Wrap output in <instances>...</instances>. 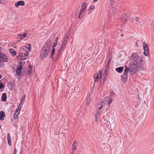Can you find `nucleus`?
<instances>
[{
    "mask_svg": "<svg viewBox=\"0 0 154 154\" xmlns=\"http://www.w3.org/2000/svg\"><path fill=\"white\" fill-rule=\"evenodd\" d=\"M142 57L140 53H134L131 55L129 66L131 74L136 72L140 69L142 65Z\"/></svg>",
    "mask_w": 154,
    "mask_h": 154,
    "instance_id": "obj_1",
    "label": "nucleus"
},
{
    "mask_svg": "<svg viewBox=\"0 0 154 154\" xmlns=\"http://www.w3.org/2000/svg\"><path fill=\"white\" fill-rule=\"evenodd\" d=\"M52 44V41L50 40H48L45 42L44 46L41 50L40 55V58L41 60H43L45 57H47L50 51Z\"/></svg>",
    "mask_w": 154,
    "mask_h": 154,
    "instance_id": "obj_2",
    "label": "nucleus"
},
{
    "mask_svg": "<svg viewBox=\"0 0 154 154\" xmlns=\"http://www.w3.org/2000/svg\"><path fill=\"white\" fill-rule=\"evenodd\" d=\"M69 37V35H66V37H64L63 39L62 43L61 45L60 49L58 50L57 55L56 56V60L58 58L59 55H60L62 51L63 48L66 44L67 41Z\"/></svg>",
    "mask_w": 154,
    "mask_h": 154,
    "instance_id": "obj_3",
    "label": "nucleus"
},
{
    "mask_svg": "<svg viewBox=\"0 0 154 154\" xmlns=\"http://www.w3.org/2000/svg\"><path fill=\"white\" fill-rule=\"evenodd\" d=\"M125 69L124 70V73L122 76V79H124L125 81V80L127 79V75L128 74V72H129V74L131 75H132L134 74L136 72L131 74L130 72V67L129 68H128L127 66H125Z\"/></svg>",
    "mask_w": 154,
    "mask_h": 154,
    "instance_id": "obj_4",
    "label": "nucleus"
},
{
    "mask_svg": "<svg viewBox=\"0 0 154 154\" xmlns=\"http://www.w3.org/2000/svg\"><path fill=\"white\" fill-rule=\"evenodd\" d=\"M129 14L128 12H126L122 14L121 17V19L122 22L124 23H126L127 19L129 16Z\"/></svg>",
    "mask_w": 154,
    "mask_h": 154,
    "instance_id": "obj_5",
    "label": "nucleus"
},
{
    "mask_svg": "<svg viewBox=\"0 0 154 154\" xmlns=\"http://www.w3.org/2000/svg\"><path fill=\"white\" fill-rule=\"evenodd\" d=\"M29 54L28 52L21 53H20L18 55L16 56L17 59L19 60H25L26 58V57Z\"/></svg>",
    "mask_w": 154,
    "mask_h": 154,
    "instance_id": "obj_6",
    "label": "nucleus"
},
{
    "mask_svg": "<svg viewBox=\"0 0 154 154\" xmlns=\"http://www.w3.org/2000/svg\"><path fill=\"white\" fill-rule=\"evenodd\" d=\"M143 46L144 49V54L146 56H148L149 54L148 46L147 44L145 43H143Z\"/></svg>",
    "mask_w": 154,
    "mask_h": 154,
    "instance_id": "obj_7",
    "label": "nucleus"
},
{
    "mask_svg": "<svg viewBox=\"0 0 154 154\" xmlns=\"http://www.w3.org/2000/svg\"><path fill=\"white\" fill-rule=\"evenodd\" d=\"M102 73L101 71H98L97 74L94 75L95 82H97L101 79Z\"/></svg>",
    "mask_w": 154,
    "mask_h": 154,
    "instance_id": "obj_8",
    "label": "nucleus"
},
{
    "mask_svg": "<svg viewBox=\"0 0 154 154\" xmlns=\"http://www.w3.org/2000/svg\"><path fill=\"white\" fill-rule=\"evenodd\" d=\"M8 60V57L2 53L0 52V60L7 62Z\"/></svg>",
    "mask_w": 154,
    "mask_h": 154,
    "instance_id": "obj_9",
    "label": "nucleus"
},
{
    "mask_svg": "<svg viewBox=\"0 0 154 154\" xmlns=\"http://www.w3.org/2000/svg\"><path fill=\"white\" fill-rule=\"evenodd\" d=\"M29 47H28L26 46H23L21 47L20 48V52H22L23 51H25L26 52H28L30 50L31 48L30 47V44H29Z\"/></svg>",
    "mask_w": 154,
    "mask_h": 154,
    "instance_id": "obj_10",
    "label": "nucleus"
},
{
    "mask_svg": "<svg viewBox=\"0 0 154 154\" xmlns=\"http://www.w3.org/2000/svg\"><path fill=\"white\" fill-rule=\"evenodd\" d=\"M22 66H17V67L16 72V74L18 75H20L21 73Z\"/></svg>",
    "mask_w": 154,
    "mask_h": 154,
    "instance_id": "obj_11",
    "label": "nucleus"
},
{
    "mask_svg": "<svg viewBox=\"0 0 154 154\" xmlns=\"http://www.w3.org/2000/svg\"><path fill=\"white\" fill-rule=\"evenodd\" d=\"M111 6L116 5L118 2V0H109Z\"/></svg>",
    "mask_w": 154,
    "mask_h": 154,
    "instance_id": "obj_12",
    "label": "nucleus"
},
{
    "mask_svg": "<svg viewBox=\"0 0 154 154\" xmlns=\"http://www.w3.org/2000/svg\"><path fill=\"white\" fill-rule=\"evenodd\" d=\"M111 6L109 9L110 12L114 13L116 11V5H114L113 7H112L113 6Z\"/></svg>",
    "mask_w": 154,
    "mask_h": 154,
    "instance_id": "obj_13",
    "label": "nucleus"
},
{
    "mask_svg": "<svg viewBox=\"0 0 154 154\" xmlns=\"http://www.w3.org/2000/svg\"><path fill=\"white\" fill-rule=\"evenodd\" d=\"M5 116V115L4 112L3 111L0 112V120L3 121L4 120V117Z\"/></svg>",
    "mask_w": 154,
    "mask_h": 154,
    "instance_id": "obj_14",
    "label": "nucleus"
},
{
    "mask_svg": "<svg viewBox=\"0 0 154 154\" xmlns=\"http://www.w3.org/2000/svg\"><path fill=\"white\" fill-rule=\"evenodd\" d=\"M87 9V5L86 3L84 2L82 3V6H81V10L85 11Z\"/></svg>",
    "mask_w": 154,
    "mask_h": 154,
    "instance_id": "obj_15",
    "label": "nucleus"
},
{
    "mask_svg": "<svg viewBox=\"0 0 154 154\" xmlns=\"http://www.w3.org/2000/svg\"><path fill=\"white\" fill-rule=\"evenodd\" d=\"M85 11L80 10L79 14V18L81 19L83 16Z\"/></svg>",
    "mask_w": 154,
    "mask_h": 154,
    "instance_id": "obj_16",
    "label": "nucleus"
},
{
    "mask_svg": "<svg viewBox=\"0 0 154 154\" xmlns=\"http://www.w3.org/2000/svg\"><path fill=\"white\" fill-rule=\"evenodd\" d=\"M7 94L6 93H4L2 96V100L3 101H5L7 99Z\"/></svg>",
    "mask_w": 154,
    "mask_h": 154,
    "instance_id": "obj_17",
    "label": "nucleus"
},
{
    "mask_svg": "<svg viewBox=\"0 0 154 154\" xmlns=\"http://www.w3.org/2000/svg\"><path fill=\"white\" fill-rule=\"evenodd\" d=\"M123 67H120L116 69V70L119 73H121L123 70Z\"/></svg>",
    "mask_w": 154,
    "mask_h": 154,
    "instance_id": "obj_18",
    "label": "nucleus"
},
{
    "mask_svg": "<svg viewBox=\"0 0 154 154\" xmlns=\"http://www.w3.org/2000/svg\"><path fill=\"white\" fill-rule=\"evenodd\" d=\"M7 139L8 141V143L9 145H11V138L9 134H7Z\"/></svg>",
    "mask_w": 154,
    "mask_h": 154,
    "instance_id": "obj_19",
    "label": "nucleus"
},
{
    "mask_svg": "<svg viewBox=\"0 0 154 154\" xmlns=\"http://www.w3.org/2000/svg\"><path fill=\"white\" fill-rule=\"evenodd\" d=\"M110 64V63H107L106 65L105 68V72H106V73L108 72V69H109V68Z\"/></svg>",
    "mask_w": 154,
    "mask_h": 154,
    "instance_id": "obj_20",
    "label": "nucleus"
},
{
    "mask_svg": "<svg viewBox=\"0 0 154 154\" xmlns=\"http://www.w3.org/2000/svg\"><path fill=\"white\" fill-rule=\"evenodd\" d=\"M11 54L13 56H15L16 55V52L13 49L10 50Z\"/></svg>",
    "mask_w": 154,
    "mask_h": 154,
    "instance_id": "obj_21",
    "label": "nucleus"
},
{
    "mask_svg": "<svg viewBox=\"0 0 154 154\" xmlns=\"http://www.w3.org/2000/svg\"><path fill=\"white\" fill-rule=\"evenodd\" d=\"M100 112L99 111H97V112L96 113V114H95V117L96 118V122L97 121V119L99 117V115L100 114Z\"/></svg>",
    "mask_w": 154,
    "mask_h": 154,
    "instance_id": "obj_22",
    "label": "nucleus"
},
{
    "mask_svg": "<svg viewBox=\"0 0 154 154\" xmlns=\"http://www.w3.org/2000/svg\"><path fill=\"white\" fill-rule=\"evenodd\" d=\"M55 51V49L54 48H52V51L51 52V55L50 57V58H51L54 55V53Z\"/></svg>",
    "mask_w": 154,
    "mask_h": 154,
    "instance_id": "obj_23",
    "label": "nucleus"
},
{
    "mask_svg": "<svg viewBox=\"0 0 154 154\" xmlns=\"http://www.w3.org/2000/svg\"><path fill=\"white\" fill-rule=\"evenodd\" d=\"M108 100V98L107 97H106L102 100L101 103L102 104H105L107 102Z\"/></svg>",
    "mask_w": 154,
    "mask_h": 154,
    "instance_id": "obj_24",
    "label": "nucleus"
},
{
    "mask_svg": "<svg viewBox=\"0 0 154 154\" xmlns=\"http://www.w3.org/2000/svg\"><path fill=\"white\" fill-rule=\"evenodd\" d=\"M18 3L19 5L24 6L25 4L24 2L23 1H19L18 2Z\"/></svg>",
    "mask_w": 154,
    "mask_h": 154,
    "instance_id": "obj_25",
    "label": "nucleus"
},
{
    "mask_svg": "<svg viewBox=\"0 0 154 154\" xmlns=\"http://www.w3.org/2000/svg\"><path fill=\"white\" fill-rule=\"evenodd\" d=\"M91 98L90 97H88L87 101L86 103V105H88L89 104L90 102V100H91Z\"/></svg>",
    "mask_w": 154,
    "mask_h": 154,
    "instance_id": "obj_26",
    "label": "nucleus"
},
{
    "mask_svg": "<svg viewBox=\"0 0 154 154\" xmlns=\"http://www.w3.org/2000/svg\"><path fill=\"white\" fill-rule=\"evenodd\" d=\"M3 61L0 60V67H3L4 65V62Z\"/></svg>",
    "mask_w": 154,
    "mask_h": 154,
    "instance_id": "obj_27",
    "label": "nucleus"
},
{
    "mask_svg": "<svg viewBox=\"0 0 154 154\" xmlns=\"http://www.w3.org/2000/svg\"><path fill=\"white\" fill-rule=\"evenodd\" d=\"M102 107L103 105L101 103H99L97 105V107L98 108L99 110H100L102 108Z\"/></svg>",
    "mask_w": 154,
    "mask_h": 154,
    "instance_id": "obj_28",
    "label": "nucleus"
},
{
    "mask_svg": "<svg viewBox=\"0 0 154 154\" xmlns=\"http://www.w3.org/2000/svg\"><path fill=\"white\" fill-rule=\"evenodd\" d=\"M111 60V57L110 56H108V59L107 60V63H110Z\"/></svg>",
    "mask_w": 154,
    "mask_h": 154,
    "instance_id": "obj_29",
    "label": "nucleus"
},
{
    "mask_svg": "<svg viewBox=\"0 0 154 154\" xmlns=\"http://www.w3.org/2000/svg\"><path fill=\"white\" fill-rule=\"evenodd\" d=\"M25 98L22 97L21 99V101H20V104H23L24 102V101L25 100Z\"/></svg>",
    "mask_w": 154,
    "mask_h": 154,
    "instance_id": "obj_30",
    "label": "nucleus"
},
{
    "mask_svg": "<svg viewBox=\"0 0 154 154\" xmlns=\"http://www.w3.org/2000/svg\"><path fill=\"white\" fill-rule=\"evenodd\" d=\"M18 37L20 38L21 40H22L23 39L24 37L23 36V35H18Z\"/></svg>",
    "mask_w": 154,
    "mask_h": 154,
    "instance_id": "obj_31",
    "label": "nucleus"
},
{
    "mask_svg": "<svg viewBox=\"0 0 154 154\" xmlns=\"http://www.w3.org/2000/svg\"><path fill=\"white\" fill-rule=\"evenodd\" d=\"M75 142H74L72 146V148L74 150L75 149H76V146L75 145Z\"/></svg>",
    "mask_w": 154,
    "mask_h": 154,
    "instance_id": "obj_32",
    "label": "nucleus"
},
{
    "mask_svg": "<svg viewBox=\"0 0 154 154\" xmlns=\"http://www.w3.org/2000/svg\"><path fill=\"white\" fill-rule=\"evenodd\" d=\"M57 42H55L53 45L52 48H54L56 46H57Z\"/></svg>",
    "mask_w": 154,
    "mask_h": 154,
    "instance_id": "obj_33",
    "label": "nucleus"
},
{
    "mask_svg": "<svg viewBox=\"0 0 154 154\" xmlns=\"http://www.w3.org/2000/svg\"><path fill=\"white\" fill-rule=\"evenodd\" d=\"M24 62H23V61H21L20 62V66H21L22 68V66L24 64Z\"/></svg>",
    "mask_w": 154,
    "mask_h": 154,
    "instance_id": "obj_34",
    "label": "nucleus"
},
{
    "mask_svg": "<svg viewBox=\"0 0 154 154\" xmlns=\"http://www.w3.org/2000/svg\"><path fill=\"white\" fill-rule=\"evenodd\" d=\"M3 87V84L2 83L0 82V89L2 88Z\"/></svg>",
    "mask_w": 154,
    "mask_h": 154,
    "instance_id": "obj_35",
    "label": "nucleus"
},
{
    "mask_svg": "<svg viewBox=\"0 0 154 154\" xmlns=\"http://www.w3.org/2000/svg\"><path fill=\"white\" fill-rule=\"evenodd\" d=\"M5 0H0V3L1 4H5Z\"/></svg>",
    "mask_w": 154,
    "mask_h": 154,
    "instance_id": "obj_36",
    "label": "nucleus"
},
{
    "mask_svg": "<svg viewBox=\"0 0 154 154\" xmlns=\"http://www.w3.org/2000/svg\"><path fill=\"white\" fill-rule=\"evenodd\" d=\"M135 20L137 22H139V20H140V18L137 17H135Z\"/></svg>",
    "mask_w": 154,
    "mask_h": 154,
    "instance_id": "obj_37",
    "label": "nucleus"
},
{
    "mask_svg": "<svg viewBox=\"0 0 154 154\" xmlns=\"http://www.w3.org/2000/svg\"><path fill=\"white\" fill-rule=\"evenodd\" d=\"M18 115L16 114H14V118L15 119H17L18 117Z\"/></svg>",
    "mask_w": 154,
    "mask_h": 154,
    "instance_id": "obj_38",
    "label": "nucleus"
},
{
    "mask_svg": "<svg viewBox=\"0 0 154 154\" xmlns=\"http://www.w3.org/2000/svg\"><path fill=\"white\" fill-rule=\"evenodd\" d=\"M106 79V78H105V77H104V78H103V80H101V84H103V83L104 82V81H105V79Z\"/></svg>",
    "mask_w": 154,
    "mask_h": 154,
    "instance_id": "obj_39",
    "label": "nucleus"
},
{
    "mask_svg": "<svg viewBox=\"0 0 154 154\" xmlns=\"http://www.w3.org/2000/svg\"><path fill=\"white\" fill-rule=\"evenodd\" d=\"M95 8V6L94 5H92L90 7V9L91 10H93Z\"/></svg>",
    "mask_w": 154,
    "mask_h": 154,
    "instance_id": "obj_40",
    "label": "nucleus"
},
{
    "mask_svg": "<svg viewBox=\"0 0 154 154\" xmlns=\"http://www.w3.org/2000/svg\"><path fill=\"white\" fill-rule=\"evenodd\" d=\"M70 31H67V33L66 34V35H70Z\"/></svg>",
    "mask_w": 154,
    "mask_h": 154,
    "instance_id": "obj_41",
    "label": "nucleus"
},
{
    "mask_svg": "<svg viewBox=\"0 0 154 154\" xmlns=\"http://www.w3.org/2000/svg\"><path fill=\"white\" fill-rule=\"evenodd\" d=\"M108 72L106 73V72L105 71V72L103 74V76H104V77H105V76H106L107 75V74Z\"/></svg>",
    "mask_w": 154,
    "mask_h": 154,
    "instance_id": "obj_42",
    "label": "nucleus"
},
{
    "mask_svg": "<svg viewBox=\"0 0 154 154\" xmlns=\"http://www.w3.org/2000/svg\"><path fill=\"white\" fill-rule=\"evenodd\" d=\"M19 5L18 3V2L15 3V7L17 8Z\"/></svg>",
    "mask_w": 154,
    "mask_h": 154,
    "instance_id": "obj_43",
    "label": "nucleus"
},
{
    "mask_svg": "<svg viewBox=\"0 0 154 154\" xmlns=\"http://www.w3.org/2000/svg\"><path fill=\"white\" fill-rule=\"evenodd\" d=\"M112 100L111 98L109 100V105L112 102Z\"/></svg>",
    "mask_w": 154,
    "mask_h": 154,
    "instance_id": "obj_44",
    "label": "nucleus"
},
{
    "mask_svg": "<svg viewBox=\"0 0 154 154\" xmlns=\"http://www.w3.org/2000/svg\"><path fill=\"white\" fill-rule=\"evenodd\" d=\"M29 74L30 75H31L32 74V70L30 69L29 71Z\"/></svg>",
    "mask_w": 154,
    "mask_h": 154,
    "instance_id": "obj_45",
    "label": "nucleus"
},
{
    "mask_svg": "<svg viewBox=\"0 0 154 154\" xmlns=\"http://www.w3.org/2000/svg\"><path fill=\"white\" fill-rule=\"evenodd\" d=\"M20 109H17L15 112H18L20 113Z\"/></svg>",
    "mask_w": 154,
    "mask_h": 154,
    "instance_id": "obj_46",
    "label": "nucleus"
},
{
    "mask_svg": "<svg viewBox=\"0 0 154 154\" xmlns=\"http://www.w3.org/2000/svg\"><path fill=\"white\" fill-rule=\"evenodd\" d=\"M23 36L24 37V38L26 37L27 36V34L26 33H24Z\"/></svg>",
    "mask_w": 154,
    "mask_h": 154,
    "instance_id": "obj_47",
    "label": "nucleus"
},
{
    "mask_svg": "<svg viewBox=\"0 0 154 154\" xmlns=\"http://www.w3.org/2000/svg\"><path fill=\"white\" fill-rule=\"evenodd\" d=\"M32 66H33L32 65H29V67L30 69H31L32 68Z\"/></svg>",
    "mask_w": 154,
    "mask_h": 154,
    "instance_id": "obj_48",
    "label": "nucleus"
},
{
    "mask_svg": "<svg viewBox=\"0 0 154 154\" xmlns=\"http://www.w3.org/2000/svg\"><path fill=\"white\" fill-rule=\"evenodd\" d=\"M58 37H57L56 38V40H55V42L57 43V40H58Z\"/></svg>",
    "mask_w": 154,
    "mask_h": 154,
    "instance_id": "obj_49",
    "label": "nucleus"
},
{
    "mask_svg": "<svg viewBox=\"0 0 154 154\" xmlns=\"http://www.w3.org/2000/svg\"><path fill=\"white\" fill-rule=\"evenodd\" d=\"M17 152V150H16V149H15L14 151V154H16Z\"/></svg>",
    "mask_w": 154,
    "mask_h": 154,
    "instance_id": "obj_50",
    "label": "nucleus"
},
{
    "mask_svg": "<svg viewBox=\"0 0 154 154\" xmlns=\"http://www.w3.org/2000/svg\"><path fill=\"white\" fill-rule=\"evenodd\" d=\"M20 113L18 112H15L14 114H17V115H19V114Z\"/></svg>",
    "mask_w": 154,
    "mask_h": 154,
    "instance_id": "obj_51",
    "label": "nucleus"
},
{
    "mask_svg": "<svg viewBox=\"0 0 154 154\" xmlns=\"http://www.w3.org/2000/svg\"><path fill=\"white\" fill-rule=\"evenodd\" d=\"M98 0H93V2H97V1Z\"/></svg>",
    "mask_w": 154,
    "mask_h": 154,
    "instance_id": "obj_52",
    "label": "nucleus"
},
{
    "mask_svg": "<svg viewBox=\"0 0 154 154\" xmlns=\"http://www.w3.org/2000/svg\"><path fill=\"white\" fill-rule=\"evenodd\" d=\"M25 97H26V95L25 94H24L23 95V97L25 98Z\"/></svg>",
    "mask_w": 154,
    "mask_h": 154,
    "instance_id": "obj_53",
    "label": "nucleus"
},
{
    "mask_svg": "<svg viewBox=\"0 0 154 154\" xmlns=\"http://www.w3.org/2000/svg\"><path fill=\"white\" fill-rule=\"evenodd\" d=\"M112 94H114V93H113V91H112V92H111V95H112Z\"/></svg>",
    "mask_w": 154,
    "mask_h": 154,
    "instance_id": "obj_54",
    "label": "nucleus"
},
{
    "mask_svg": "<svg viewBox=\"0 0 154 154\" xmlns=\"http://www.w3.org/2000/svg\"><path fill=\"white\" fill-rule=\"evenodd\" d=\"M136 45L137 47L138 46V44H137V42L136 43Z\"/></svg>",
    "mask_w": 154,
    "mask_h": 154,
    "instance_id": "obj_55",
    "label": "nucleus"
},
{
    "mask_svg": "<svg viewBox=\"0 0 154 154\" xmlns=\"http://www.w3.org/2000/svg\"><path fill=\"white\" fill-rule=\"evenodd\" d=\"M2 77V75L1 74H0V79Z\"/></svg>",
    "mask_w": 154,
    "mask_h": 154,
    "instance_id": "obj_56",
    "label": "nucleus"
},
{
    "mask_svg": "<svg viewBox=\"0 0 154 154\" xmlns=\"http://www.w3.org/2000/svg\"><path fill=\"white\" fill-rule=\"evenodd\" d=\"M121 35L122 36H123V34H122Z\"/></svg>",
    "mask_w": 154,
    "mask_h": 154,
    "instance_id": "obj_57",
    "label": "nucleus"
},
{
    "mask_svg": "<svg viewBox=\"0 0 154 154\" xmlns=\"http://www.w3.org/2000/svg\"><path fill=\"white\" fill-rule=\"evenodd\" d=\"M2 49V48L1 47H0V50Z\"/></svg>",
    "mask_w": 154,
    "mask_h": 154,
    "instance_id": "obj_58",
    "label": "nucleus"
},
{
    "mask_svg": "<svg viewBox=\"0 0 154 154\" xmlns=\"http://www.w3.org/2000/svg\"><path fill=\"white\" fill-rule=\"evenodd\" d=\"M90 12H89V13H88V14H89L90 13Z\"/></svg>",
    "mask_w": 154,
    "mask_h": 154,
    "instance_id": "obj_59",
    "label": "nucleus"
},
{
    "mask_svg": "<svg viewBox=\"0 0 154 154\" xmlns=\"http://www.w3.org/2000/svg\"><path fill=\"white\" fill-rule=\"evenodd\" d=\"M1 127V126H0V128Z\"/></svg>",
    "mask_w": 154,
    "mask_h": 154,
    "instance_id": "obj_60",
    "label": "nucleus"
}]
</instances>
